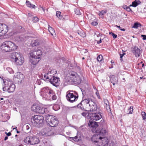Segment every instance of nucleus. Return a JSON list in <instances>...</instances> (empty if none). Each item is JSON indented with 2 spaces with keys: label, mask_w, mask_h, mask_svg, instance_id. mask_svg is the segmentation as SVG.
<instances>
[{
  "label": "nucleus",
  "mask_w": 146,
  "mask_h": 146,
  "mask_svg": "<svg viewBox=\"0 0 146 146\" xmlns=\"http://www.w3.org/2000/svg\"><path fill=\"white\" fill-rule=\"evenodd\" d=\"M99 134L94 135L91 140L97 146H114V143L112 141H108L107 138L102 137L106 134L108 130L106 128H102L98 131Z\"/></svg>",
  "instance_id": "f257e3e1"
},
{
  "label": "nucleus",
  "mask_w": 146,
  "mask_h": 146,
  "mask_svg": "<svg viewBox=\"0 0 146 146\" xmlns=\"http://www.w3.org/2000/svg\"><path fill=\"white\" fill-rule=\"evenodd\" d=\"M40 94L41 96L45 100H50L52 99L53 100L56 99V96L52 89L48 87L42 88L40 90Z\"/></svg>",
  "instance_id": "f03ea898"
},
{
  "label": "nucleus",
  "mask_w": 146,
  "mask_h": 146,
  "mask_svg": "<svg viewBox=\"0 0 146 146\" xmlns=\"http://www.w3.org/2000/svg\"><path fill=\"white\" fill-rule=\"evenodd\" d=\"M66 79L68 81L73 82L75 84H79L82 81L81 78L77 73L72 71L68 72L66 75Z\"/></svg>",
  "instance_id": "7ed1b4c3"
},
{
  "label": "nucleus",
  "mask_w": 146,
  "mask_h": 146,
  "mask_svg": "<svg viewBox=\"0 0 146 146\" xmlns=\"http://www.w3.org/2000/svg\"><path fill=\"white\" fill-rule=\"evenodd\" d=\"M9 57L13 62H14L17 65H22L24 61V58L20 53L14 52L10 54Z\"/></svg>",
  "instance_id": "20e7f679"
},
{
  "label": "nucleus",
  "mask_w": 146,
  "mask_h": 146,
  "mask_svg": "<svg viewBox=\"0 0 146 146\" xmlns=\"http://www.w3.org/2000/svg\"><path fill=\"white\" fill-rule=\"evenodd\" d=\"M82 103L83 104L84 106L88 111H93L97 109L96 104L90 98L85 99L82 100Z\"/></svg>",
  "instance_id": "39448f33"
},
{
  "label": "nucleus",
  "mask_w": 146,
  "mask_h": 146,
  "mask_svg": "<svg viewBox=\"0 0 146 146\" xmlns=\"http://www.w3.org/2000/svg\"><path fill=\"white\" fill-rule=\"evenodd\" d=\"M17 46L13 42L8 41H5L2 44L0 48L2 51L5 52H10L17 49Z\"/></svg>",
  "instance_id": "423d86ee"
},
{
  "label": "nucleus",
  "mask_w": 146,
  "mask_h": 146,
  "mask_svg": "<svg viewBox=\"0 0 146 146\" xmlns=\"http://www.w3.org/2000/svg\"><path fill=\"white\" fill-rule=\"evenodd\" d=\"M2 86L3 91L9 93L13 92L15 88V85L12 82L8 80H3Z\"/></svg>",
  "instance_id": "0eeeda50"
},
{
  "label": "nucleus",
  "mask_w": 146,
  "mask_h": 146,
  "mask_svg": "<svg viewBox=\"0 0 146 146\" xmlns=\"http://www.w3.org/2000/svg\"><path fill=\"white\" fill-rule=\"evenodd\" d=\"M46 117V121L50 126L55 127L58 125L59 121L55 116L48 114Z\"/></svg>",
  "instance_id": "6e6552de"
},
{
  "label": "nucleus",
  "mask_w": 146,
  "mask_h": 146,
  "mask_svg": "<svg viewBox=\"0 0 146 146\" xmlns=\"http://www.w3.org/2000/svg\"><path fill=\"white\" fill-rule=\"evenodd\" d=\"M56 72V71L55 70L49 69L46 73L42 74L43 80L47 81H50L54 76V75Z\"/></svg>",
  "instance_id": "1a4fd4ad"
},
{
  "label": "nucleus",
  "mask_w": 146,
  "mask_h": 146,
  "mask_svg": "<svg viewBox=\"0 0 146 146\" xmlns=\"http://www.w3.org/2000/svg\"><path fill=\"white\" fill-rule=\"evenodd\" d=\"M33 120L32 122L34 123V125L36 126H38V125L40 126L44 122L43 117L42 116L39 115H34L33 119Z\"/></svg>",
  "instance_id": "9d476101"
},
{
  "label": "nucleus",
  "mask_w": 146,
  "mask_h": 146,
  "mask_svg": "<svg viewBox=\"0 0 146 146\" xmlns=\"http://www.w3.org/2000/svg\"><path fill=\"white\" fill-rule=\"evenodd\" d=\"M24 141L26 143L34 145L38 143L40 141L38 138L35 137L28 136L26 137Z\"/></svg>",
  "instance_id": "9b49d317"
},
{
  "label": "nucleus",
  "mask_w": 146,
  "mask_h": 146,
  "mask_svg": "<svg viewBox=\"0 0 146 146\" xmlns=\"http://www.w3.org/2000/svg\"><path fill=\"white\" fill-rule=\"evenodd\" d=\"M31 110L35 112L39 113H44L47 111L46 108H45L37 105H33L31 108Z\"/></svg>",
  "instance_id": "f8f14e48"
},
{
  "label": "nucleus",
  "mask_w": 146,
  "mask_h": 146,
  "mask_svg": "<svg viewBox=\"0 0 146 146\" xmlns=\"http://www.w3.org/2000/svg\"><path fill=\"white\" fill-rule=\"evenodd\" d=\"M39 134L44 136H48L52 135V131L48 127H46L43 129L40 132Z\"/></svg>",
  "instance_id": "ddd939ff"
},
{
  "label": "nucleus",
  "mask_w": 146,
  "mask_h": 146,
  "mask_svg": "<svg viewBox=\"0 0 146 146\" xmlns=\"http://www.w3.org/2000/svg\"><path fill=\"white\" fill-rule=\"evenodd\" d=\"M66 97L68 101L71 103L76 101L78 98V97L76 96L73 94L71 93L69 91L67 92Z\"/></svg>",
  "instance_id": "4468645a"
},
{
  "label": "nucleus",
  "mask_w": 146,
  "mask_h": 146,
  "mask_svg": "<svg viewBox=\"0 0 146 146\" xmlns=\"http://www.w3.org/2000/svg\"><path fill=\"white\" fill-rule=\"evenodd\" d=\"M42 55V51L41 50L37 48L34 50H32L30 53V56L36 57H39L40 58Z\"/></svg>",
  "instance_id": "2eb2a0df"
},
{
  "label": "nucleus",
  "mask_w": 146,
  "mask_h": 146,
  "mask_svg": "<svg viewBox=\"0 0 146 146\" xmlns=\"http://www.w3.org/2000/svg\"><path fill=\"white\" fill-rule=\"evenodd\" d=\"M131 50L134 54L136 57L140 56V55L142 52L139 48L135 46H133L131 48Z\"/></svg>",
  "instance_id": "dca6fc26"
},
{
  "label": "nucleus",
  "mask_w": 146,
  "mask_h": 146,
  "mask_svg": "<svg viewBox=\"0 0 146 146\" xmlns=\"http://www.w3.org/2000/svg\"><path fill=\"white\" fill-rule=\"evenodd\" d=\"M8 31L7 26L4 24L0 23V36L5 34Z\"/></svg>",
  "instance_id": "f3484780"
},
{
  "label": "nucleus",
  "mask_w": 146,
  "mask_h": 146,
  "mask_svg": "<svg viewBox=\"0 0 146 146\" xmlns=\"http://www.w3.org/2000/svg\"><path fill=\"white\" fill-rule=\"evenodd\" d=\"M90 117L91 120L97 121L102 118V115L100 112L91 113Z\"/></svg>",
  "instance_id": "a211bd4d"
},
{
  "label": "nucleus",
  "mask_w": 146,
  "mask_h": 146,
  "mask_svg": "<svg viewBox=\"0 0 146 146\" xmlns=\"http://www.w3.org/2000/svg\"><path fill=\"white\" fill-rule=\"evenodd\" d=\"M88 125L90 127L92 128V132L96 131V129L98 125V123L97 122L90 121Z\"/></svg>",
  "instance_id": "6ab92c4d"
},
{
  "label": "nucleus",
  "mask_w": 146,
  "mask_h": 146,
  "mask_svg": "<svg viewBox=\"0 0 146 146\" xmlns=\"http://www.w3.org/2000/svg\"><path fill=\"white\" fill-rule=\"evenodd\" d=\"M48 82H50L53 86H57L59 85L60 80L58 78L54 76Z\"/></svg>",
  "instance_id": "aec40b11"
},
{
  "label": "nucleus",
  "mask_w": 146,
  "mask_h": 146,
  "mask_svg": "<svg viewBox=\"0 0 146 146\" xmlns=\"http://www.w3.org/2000/svg\"><path fill=\"white\" fill-rule=\"evenodd\" d=\"M40 59L39 57L36 58L30 56L29 62L31 65H36L39 61Z\"/></svg>",
  "instance_id": "412c9836"
},
{
  "label": "nucleus",
  "mask_w": 146,
  "mask_h": 146,
  "mask_svg": "<svg viewBox=\"0 0 146 146\" xmlns=\"http://www.w3.org/2000/svg\"><path fill=\"white\" fill-rule=\"evenodd\" d=\"M24 78V75L20 72L16 73L14 75L13 78L18 80V82L21 81Z\"/></svg>",
  "instance_id": "4be33fe9"
},
{
  "label": "nucleus",
  "mask_w": 146,
  "mask_h": 146,
  "mask_svg": "<svg viewBox=\"0 0 146 146\" xmlns=\"http://www.w3.org/2000/svg\"><path fill=\"white\" fill-rule=\"evenodd\" d=\"M110 78V81L111 83H113V84L114 85L115 84H117V77L114 75H111Z\"/></svg>",
  "instance_id": "5701e85b"
},
{
  "label": "nucleus",
  "mask_w": 146,
  "mask_h": 146,
  "mask_svg": "<svg viewBox=\"0 0 146 146\" xmlns=\"http://www.w3.org/2000/svg\"><path fill=\"white\" fill-rule=\"evenodd\" d=\"M69 138L71 140H74V141L78 142L81 140V137L80 136H76L74 137H69Z\"/></svg>",
  "instance_id": "b1692460"
},
{
  "label": "nucleus",
  "mask_w": 146,
  "mask_h": 146,
  "mask_svg": "<svg viewBox=\"0 0 146 146\" xmlns=\"http://www.w3.org/2000/svg\"><path fill=\"white\" fill-rule=\"evenodd\" d=\"M91 114V113H89L87 111H85L82 113V115L86 118L87 117L88 118L89 117V118H90V117Z\"/></svg>",
  "instance_id": "393cba45"
},
{
  "label": "nucleus",
  "mask_w": 146,
  "mask_h": 146,
  "mask_svg": "<svg viewBox=\"0 0 146 146\" xmlns=\"http://www.w3.org/2000/svg\"><path fill=\"white\" fill-rule=\"evenodd\" d=\"M107 11L106 10H103L101 11L100 12L98 15L102 18H103L104 17V15L107 13Z\"/></svg>",
  "instance_id": "a878e982"
},
{
  "label": "nucleus",
  "mask_w": 146,
  "mask_h": 146,
  "mask_svg": "<svg viewBox=\"0 0 146 146\" xmlns=\"http://www.w3.org/2000/svg\"><path fill=\"white\" fill-rule=\"evenodd\" d=\"M140 3V1L135 0L132 3V4L130 6H132L134 7H136L138 5H139Z\"/></svg>",
  "instance_id": "bb28decb"
},
{
  "label": "nucleus",
  "mask_w": 146,
  "mask_h": 146,
  "mask_svg": "<svg viewBox=\"0 0 146 146\" xmlns=\"http://www.w3.org/2000/svg\"><path fill=\"white\" fill-rule=\"evenodd\" d=\"M31 44L32 46L33 47L38 45L39 44V40H33Z\"/></svg>",
  "instance_id": "cd10ccee"
},
{
  "label": "nucleus",
  "mask_w": 146,
  "mask_h": 146,
  "mask_svg": "<svg viewBox=\"0 0 146 146\" xmlns=\"http://www.w3.org/2000/svg\"><path fill=\"white\" fill-rule=\"evenodd\" d=\"M48 30L49 32L50 33L51 35L53 36L54 34H55V31L49 25H48Z\"/></svg>",
  "instance_id": "c85d7f7f"
},
{
  "label": "nucleus",
  "mask_w": 146,
  "mask_h": 146,
  "mask_svg": "<svg viewBox=\"0 0 146 146\" xmlns=\"http://www.w3.org/2000/svg\"><path fill=\"white\" fill-rule=\"evenodd\" d=\"M26 3L28 7L30 8H34L35 7V5L32 4L31 3L28 1H26Z\"/></svg>",
  "instance_id": "c756f323"
},
{
  "label": "nucleus",
  "mask_w": 146,
  "mask_h": 146,
  "mask_svg": "<svg viewBox=\"0 0 146 146\" xmlns=\"http://www.w3.org/2000/svg\"><path fill=\"white\" fill-rule=\"evenodd\" d=\"M141 26V25L140 23H134V24L133 25L132 28L135 29H137L138 27Z\"/></svg>",
  "instance_id": "7c9ffc66"
},
{
  "label": "nucleus",
  "mask_w": 146,
  "mask_h": 146,
  "mask_svg": "<svg viewBox=\"0 0 146 146\" xmlns=\"http://www.w3.org/2000/svg\"><path fill=\"white\" fill-rule=\"evenodd\" d=\"M77 107L78 108H80L82 110H83L84 109L85 107L84 106L83 104L82 103V101L80 104L78 105Z\"/></svg>",
  "instance_id": "2f4dec72"
},
{
  "label": "nucleus",
  "mask_w": 146,
  "mask_h": 146,
  "mask_svg": "<svg viewBox=\"0 0 146 146\" xmlns=\"http://www.w3.org/2000/svg\"><path fill=\"white\" fill-rule=\"evenodd\" d=\"M53 108L54 110L57 111L60 109V106L57 104H55L53 106Z\"/></svg>",
  "instance_id": "473e14b6"
},
{
  "label": "nucleus",
  "mask_w": 146,
  "mask_h": 146,
  "mask_svg": "<svg viewBox=\"0 0 146 146\" xmlns=\"http://www.w3.org/2000/svg\"><path fill=\"white\" fill-rule=\"evenodd\" d=\"M104 106L106 107V109L108 111H111L109 103L105 104Z\"/></svg>",
  "instance_id": "72a5a7b5"
},
{
  "label": "nucleus",
  "mask_w": 146,
  "mask_h": 146,
  "mask_svg": "<svg viewBox=\"0 0 146 146\" xmlns=\"http://www.w3.org/2000/svg\"><path fill=\"white\" fill-rule=\"evenodd\" d=\"M103 58V57L102 55H99L97 57V60L100 62L102 61Z\"/></svg>",
  "instance_id": "f704fd0d"
},
{
  "label": "nucleus",
  "mask_w": 146,
  "mask_h": 146,
  "mask_svg": "<svg viewBox=\"0 0 146 146\" xmlns=\"http://www.w3.org/2000/svg\"><path fill=\"white\" fill-rule=\"evenodd\" d=\"M141 114L142 116L143 119L145 120L146 119V114L144 111H142L141 113Z\"/></svg>",
  "instance_id": "c9c22d12"
},
{
  "label": "nucleus",
  "mask_w": 146,
  "mask_h": 146,
  "mask_svg": "<svg viewBox=\"0 0 146 146\" xmlns=\"http://www.w3.org/2000/svg\"><path fill=\"white\" fill-rule=\"evenodd\" d=\"M6 69L10 74L13 73L14 72L13 69L10 67L7 68Z\"/></svg>",
  "instance_id": "e433bc0d"
},
{
  "label": "nucleus",
  "mask_w": 146,
  "mask_h": 146,
  "mask_svg": "<svg viewBox=\"0 0 146 146\" xmlns=\"http://www.w3.org/2000/svg\"><path fill=\"white\" fill-rule=\"evenodd\" d=\"M75 12L77 15H80V12L79 9H75Z\"/></svg>",
  "instance_id": "4c0bfd02"
},
{
  "label": "nucleus",
  "mask_w": 146,
  "mask_h": 146,
  "mask_svg": "<svg viewBox=\"0 0 146 146\" xmlns=\"http://www.w3.org/2000/svg\"><path fill=\"white\" fill-rule=\"evenodd\" d=\"M56 16L59 18H61V13L59 11H57L56 12Z\"/></svg>",
  "instance_id": "58836bf2"
},
{
  "label": "nucleus",
  "mask_w": 146,
  "mask_h": 146,
  "mask_svg": "<svg viewBox=\"0 0 146 146\" xmlns=\"http://www.w3.org/2000/svg\"><path fill=\"white\" fill-rule=\"evenodd\" d=\"M39 20V19L37 17H34L33 20V21L34 22H36Z\"/></svg>",
  "instance_id": "ea45409f"
},
{
  "label": "nucleus",
  "mask_w": 146,
  "mask_h": 146,
  "mask_svg": "<svg viewBox=\"0 0 146 146\" xmlns=\"http://www.w3.org/2000/svg\"><path fill=\"white\" fill-rule=\"evenodd\" d=\"M133 109L132 107H130L128 109V111H129V113L131 114L133 111Z\"/></svg>",
  "instance_id": "a19ab883"
},
{
  "label": "nucleus",
  "mask_w": 146,
  "mask_h": 146,
  "mask_svg": "<svg viewBox=\"0 0 146 146\" xmlns=\"http://www.w3.org/2000/svg\"><path fill=\"white\" fill-rule=\"evenodd\" d=\"M115 27H117L119 28V29L121 31H125V29H122L121 27L120 26H118L117 25H115Z\"/></svg>",
  "instance_id": "79ce46f5"
},
{
  "label": "nucleus",
  "mask_w": 146,
  "mask_h": 146,
  "mask_svg": "<svg viewBox=\"0 0 146 146\" xmlns=\"http://www.w3.org/2000/svg\"><path fill=\"white\" fill-rule=\"evenodd\" d=\"M104 104H108L109 103L108 100L106 98H104Z\"/></svg>",
  "instance_id": "37998d69"
},
{
  "label": "nucleus",
  "mask_w": 146,
  "mask_h": 146,
  "mask_svg": "<svg viewBox=\"0 0 146 146\" xmlns=\"http://www.w3.org/2000/svg\"><path fill=\"white\" fill-rule=\"evenodd\" d=\"M111 33L112 34V36L114 38H117V35L115 34L114 33H112V32L111 33H110V34Z\"/></svg>",
  "instance_id": "c03bdc74"
},
{
  "label": "nucleus",
  "mask_w": 146,
  "mask_h": 146,
  "mask_svg": "<svg viewBox=\"0 0 146 146\" xmlns=\"http://www.w3.org/2000/svg\"><path fill=\"white\" fill-rule=\"evenodd\" d=\"M98 24L97 21H93L92 23V24L94 26H96Z\"/></svg>",
  "instance_id": "a18cd8bd"
},
{
  "label": "nucleus",
  "mask_w": 146,
  "mask_h": 146,
  "mask_svg": "<svg viewBox=\"0 0 146 146\" xmlns=\"http://www.w3.org/2000/svg\"><path fill=\"white\" fill-rule=\"evenodd\" d=\"M96 96H97V97L98 98V99H100L101 98H100L99 93L97 92L96 93Z\"/></svg>",
  "instance_id": "49530a36"
},
{
  "label": "nucleus",
  "mask_w": 146,
  "mask_h": 146,
  "mask_svg": "<svg viewBox=\"0 0 146 146\" xmlns=\"http://www.w3.org/2000/svg\"><path fill=\"white\" fill-rule=\"evenodd\" d=\"M141 37H143V39L144 40H146V35H142Z\"/></svg>",
  "instance_id": "de8ad7c7"
},
{
  "label": "nucleus",
  "mask_w": 146,
  "mask_h": 146,
  "mask_svg": "<svg viewBox=\"0 0 146 146\" xmlns=\"http://www.w3.org/2000/svg\"><path fill=\"white\" fill-rule=\"evenodd\" d=\"M5 134L7 136H10L11 135V132H9V133H7V132H5Z\"/></svg>",
  "instance_id": "09e8293b"
},
{
  "label": "nucleus",
  "mask_w": 146,
  "mask_h": 146,
  "mask_svg": "<svg viewBox=\"0 0 146 146\" xmlns=\"http://www.w3.org/2000/svg\"><path fill=\"white\" fill-rule=\"evenodd\" d=\"M126 11L128 12H130L131 10L130 8L129 7H128V8H127V9Z\"/></svg>",
  "instance_id": "8fccbe9b"
},
{
  "label": "nucleus",
  "mask_w": 146,
  "mask_h": 146,
  "mask_svg": "<svg viewBox=\"0 0 146 146\" xmlns=\"http://www.w3.org/2000/svg\"><path fill=\"white\" fill-rule=\"evenodd\" d=\"M125 53H123V54H120V58L121 59L123 57V56H124V55H125Z\"/></svg>",
  "instance_id": "3c124183"
},
{
  "label": "nucleus",
  "mask_w": 146,
  "mask_h": 146,
  "mask_svg": "<svg viewBox=\"0 0 146 146\" xmlns=\"http://www.w3.org/2000/svg\"><path fill=\"white\" fill-rule=\"evenodd\" d=\"M128 6H126V5H125L123 6V8L124 9H126V10H127V8H128Z\"/></svg>",
  "instance_id": "603ef678"
},
{
  "label": "nucleus",
  "mask_w": 146,
  "mask_h": 146,
  "mask_svg": "<svg viewBox=\"0 0 146 146\" xmlns=\"http://www.w3.org/2000/svg\"><path fill=\"white\" fill-rule=\"evenodd\" d=\"M104 122V119H102L101 120V121H100V123H103Z\"/></svg>",
  "instance_id": "864d4df0"
},
{
  "label": "nucleus",
  "mask_w": 146,
  "mask_h": 146,
  "mask_svg": "<svg viewBox=\"0 0 146 146\" xmlns=\"http://www.w3.org/2000/svg\"><path fill=\"white\" fill-rule=\"evenodd\" d=\"M102 42L101 39H100L99 41H98L97 42V43L99 44Z\"/></svg>",
  "instance_id": "5fc2aeb1"
},
{
  "label": "nucleus",
  "mask_w": 146,
  "mask_h": 146,
  "mask_svg": "<svg viewBox=\"0 0 146 146\" xmlns=\"http://www.w3.org/2000/svg\"><path fill=\"white\" fill-rule=\"evenodd\" d=\"M8 139V137L7 136H6L4 138V140L6 141Z\"/></svg>",
  "instance_id": "6e6d98bb"
},
{
  "label": "nucleus",
  "mask_w": 146,
  "mask_h": 146,
  "mask_svg": "<svg viewBox=\"0 0 146 146\" xmlns=\"http://www.w3.org/2000/svg\"><path fill=\"white\" fill-rule=\"evenodd\" d=\"M41 9L42 10H43L44 12V11H45L44 9L42 7H41Z\"/></svg>",
  "instance_id": "4d7b16f0"
},
{
  "label": "nucleus",
  "mask_w": 146,
  "mask_h": 146,
  "mask_svg": "<svg viewBox=\"0 0 146 146\" xmlns=\"http://www.w3.org/2000/svg\"><path fill=\"white\" fill-rule=\"evenodd\" d=\"M101 35L100 34H99L98 35H97V36L98 37H100V35Z\"/></svg>",
  "instance_id": "13d9d810"
},
{
  "label": "nucleus",
  "mask_w": 146,
  "mask_h": 146,
  "mask_svg": "<svg viewBox=\"0 0 146 146\" xmlns=\"http://www.w3.org/2000/svg\"><path fill=\"white\" fill-rule=\"evenodd\" d=\"M17 127H16L15 128H13V129H16V130L17 131Z\"/></svg>",
  "instance_id": "bf43d9fd"
},
{
  "label": "nucleus",
  "mask_w": 146,
  "mask_h": 146,
  "mask_svg": "<svg viewBox=\"0 0 146 146\" xmlns=\"http://www.w3.org/2000/svg\"><path fill=\"white\" fill-rule=\"evenodd\" d=\"M19 146H23V145L21 144V145H19Z\"/></svg>",
  "instance_id": "052dcab7"
},
{
  "label": "nucleus",
  "mask_w": 146,
  "mask_h": 146,
  "mask_svg": "<svg viewBox=\"0 0 146 146\" xmlns=\"http://www.w3.org/2000/svg\"><path fill=\"white\" fill-rule=\"evenodd\" d=\"M85 51L84 52V53H86V52H88V51L87 50H85Z\"/></svg>",
  "instance_id": "680f3d73"
},
{
  "label": "nucleus",
  "mask_w": 146,
  "mask_h": 146,
  "mask_svg": "<svg viewBox=\"0 0 146 146\" xmlns=\"http://www.w3.org/2000/svg\"><path fill=\"white\" fill-rule=\"evenodd\" d=\"M140 79H142L143 78V77H140Z\"/></svg>",
  "instance_id": "e2e57ef3"
},
{
  "label": "nucleus",
  "mask_w": 146,
  "mask_h": 146,
  "mask_svg": "<svg viewBox=\"0 0 146 146\" xmlns=\"http://www.w3.org/2000/svg\"><path fill=\"white\" fill-rule=\"evenodd\" d=\"M17 133H19V131H17Z\"/></svg>",
  "instance_id": "0e129e2a"
},
{
  "label": "nucleus",
  "mask_w": 146,
  "mask_h": 146,
  "mask_svg": "<svg viewBox=\"0 0 146 146\" xmlns=\"http://www.w3.org/2000/svg\"><path fill=\"white\" fill-rule=\"evenodd\" d=\"M3 98H1V100H3Z\"/></svg>",
  "instance_id": "69168bd1"
},
{
  "label": "nucleus",
  "mask_w": 146,
  "mask_h": 146,
  "mask_svg": "<svg viewBox=\"0 0 146 146\" xmlns=\"http://www.w3.org/2000/svg\"><path fill=\"white\" fill-rule=\"evenodd\" d=\"M142 67H143L144 66V64H142Z\"/></svg>",
  "instance_id": "338daca9"
},
{
  "label": "nucleus",
  "mask_w": 146,
  "mask_h": 146,
  "mask_svg": "<svg viewBox=\"0 0 146 146\" xmlns=\"http://www.w3.org/2000/svg\"><path fill=\"white\" fill-rule=\"evenodd\" d=\"M82 59H84V57H83Z\"/></svg>",
  "instance_id": "774afa93"
}]
</instances>
